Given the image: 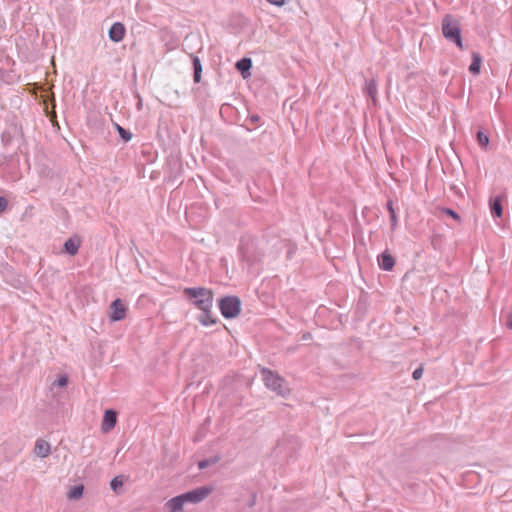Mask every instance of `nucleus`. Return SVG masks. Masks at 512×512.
<instances>
[{"label": "nucleus", "mask_w": 512, "mask_h": 512, "mask_svg": "<svg viewBox=\"0 0 512 512\" xmlns=\"http://www.w3.org/2000/svg\"><path fill=\"white\" fill-rule=\"evenodd\" d=\"M188 301L201 311L211 310L213 307V292L205 287H188L183 290Z\"/></svg>", "instance_id": "obj_1"}, {"label": "nucleus", "mask_w": 512, "mask_h": 512, "mask_svg": "<svg viewBox=\"0 0 512 512\" xmlns=\"http://www.w3.org/2000/svg\"><path fill=\"white\" fill-rule=\"evenodd\" d=\"M262 379L264 381L265 386L276 392L278 395L285 396L289 393V388L287 386L286 381L279 376L278 374L274 373L273 371L263 368L261 370Z\"/></svg>", "instance_id": "obj_2"}, {"label": "nucleus", "mask_w": 512, "mask_h": 512, "mask_svg": "<svg viewBox=\"0 0 512 512\" xmlns=\"http://www.w3.org/2000/svg\"><path fill=\"white\" fill-rule=\"evenodd\" d=\"M219 309L225 318H235L240 314L241 301L236 296H226L219 301Z\"/></svg>", "instance_id": "obj_3"}, {"label": "nucleus", "mask_w": 512, "mask_h": 512, "mask_svg": "<svg viewBox=\"0 0 512 512\" xmlns=\"http://www.w3.org/2000/svg\"><path fill=\"white\" fill-rule=\"evenodd\" d=\"M212 492L211 487L202 486L199 488H196L192 491H188L186 493L181 494L184 503H192L197 504L202 502L204 499H206L210 493Z\"/></svg>", "instance_id": "obj_4"}, {"label": "nucleus", "mask_w": 512, "mask_h": 512, "mask_svg": "<svg viewBox=\"0 0 512 512\" xmlns=\"http://www.w3.org/2000/svg\"><path fill=\"white\" fill-rule=\"evenodd\" d=\"M110 310L111 321H120L126 316V307L121 299L114 300L110 305Z\"/></svg>", "instance_id": "obj_5"}, {"label": "nucleus", "mask_w": 512, "mask_h": 512, "mask_svg": "<svg viewBox=\"0 0 512 512\" xmlns=\"http://www.w3.org/2000/svg\"><path fill=\"white\" fill-rule=\"evenodd\" d=\"M505 198V195H498L495 197L490 198L489 200V209L491 212V215L495 218H501L503 214V206L502 202Z\"/></svg>", "instance_id": "obj_6"}, {"label": "nucleus", "mask_w": 512, "mask_h": 512, "mask_svg": "<svg viewBox=\"0 0 512 512\" xmlns=\"http://www.w3.org/2000/svg\"><path fill=\"white\" fill-rule=\"evenodd\" d=\"M450 42H453L459 49H464L461 30L457 22L450 19Z\"/></svg>", "instance_id": "obj_7"}, {"label": "nucleus", "mask_w": 512, "mask_h": 512, "mask_svg": "<svg viewBox=\"0 0 512 512\" xmlns=\"http://www.w3.org/2000/svg\"><path fill=\"white\" fill-rule=\"evenodd\" d=\"M108 35H109L110 40H112L113 42L118 43V42L122 41L125 36L124 25L120 22L114 23L110 27Z\"/></svg>", "instance_id": "obj_8"}, {"label": "nucleus", "mask_w": 512, "mask_h": 512, "mask_svg": "<svg viewBox=\"0 0 512 512\" xmlns=\"http://www.w3.org/2000/svg\"><path fill=\"white\" fill-rule=\"evenodd\" d=\"M117 422V414L113 410H107L104 414L103 422H102V430L104 432L110 431Z\"/></svg>", "instance_id": "obj_9"}, {"label": "nucleus", "mask_w": 512, "mask_h": 512, "mask_svg": "<svg viewBox=\"0 0 512 512\" xmlns=\"http://www.w3.org/2000/svg\"><path fill=\"white\" fill-rule=\"evenodd\" d=\"M253 248V242L242 240L239 246V252L244 261L248 263H252L254 258L251 255V250Z\"/></svg>", "instance_id": "obj_10"}, {"label": "nucleus", "mask_w": 512, "mask_h": 512, "mask_svg": "<svg viewBox=\"0 0 512 512\" xmlns=\"http://www.w3.org/2000/svg\"><path fill=\"white\" fill-rule=\"evenodd\" d=\"M184 505L185 503L182 496L178 495L168 500L165 503V508H167L169 512H181L183 510Z\"/></svg>", "instance_id": "obj_11"}, {"label": "nucleus", "mask_w": 512, "mask_h": 512, "mask_svg": "<svg viewBox=\"0 0 512 512\" xmlns=\"http://www.w3.org/2000/svg\"><path fill=\"white\" fill-rule=\"evenodd\" d=\"M378 263H379V266L381 269H383L385 271H390V270H392V268L395 265V260L391 254H389L387 252H383L378 257Z\"/></svg>", "instance_id": "obj_12"}, {"label": "nucleus", "mask_w": 512, "mask_h": 512, "mask_svg": "<svg viewBox=\"0 0 512 512\" xmlns=\"http://www.w3.org/2000/svg\"><path fill=\"white\" fill-rule=\"evenodd\" d=\"M34 452L37 456L45 458L50 454V444L43 439H38L35 443Z\"/></svg>", "instance_id": "obj_13"}, {"label": "nucleus", "mask_w": 512, "mask_h": 512, "mask_svg": "<svg viewBox=\"0 0 512 512\" xmlns=\"http://www.w3.org/2000/svg\"><path fill=\"white\" fill-rule=\"evenodd\" d=\"M79 246H80V240L76 239V238H69L64 243V249L70 255L77 254V252L79 250Z\"/></svg>", "instance_id": "obj_14"}, {"label": "nucleus", "mask_w": 512, "mask_h": 512, "mask_svg": "<svg viewBox=\"0 0 512 512\" xmlns=\"http://www.w3.org/2000/svg\"><path fill=\"white\" fill-rule=\"evenodd\" d=\"M482 58L479 53L473 52L472 62L469 66V72L472 74H479L481 69Z\"/></svg>", "instance_id": "obj_15"}, {"label": "nucleus", "mask_w": 512, "mask_h": 512, "mask_svg": "<svg viewBox=\"0 0 512 512\" xmlns=\"http://www.w3.org/2000/svg\"><path fill=\"white\" fill-rule=\"evenodd\" d=\"M251 66H252V61L249 58H243L236 63V68L242 73L244 78L247 77L245 75L246 72L248 73V76L250 75L249 70H250Z\"/></svg>", "instance_id": "obj_16"}, {"label": "nucleus", "mask_w": 512, "mask_h": 512, "mask_svg": "<svg viewBox=\"0 0 512 512\" xmlns=\"http://www.w3.org/2000/svg\"><path fill=\"white\" fill-rule=\"evenodd\" d=\"M198 321L203 326H211L216 323V319L211 315V310L202 311V313L198 316Z\"/></svg>", "instance_id": "obj_17"}, {"label": "nucleus", "mask_w": 512, "mask_h": 512, "mask_svg": "<svg viewBox=\"0 0 512 512\" xmlns=\"http://www.w3.org/2000/svg\"><path fill=\"white\" fill-rule=\"evenodd\" d=\"M192 63H193V69H194L193 78H194V81L196 83H198L201 80V73H202L201 61L197 56H193Z\"/></svg>", "instance_id": "obj_18"}, {"label": "nucleus", "mask_w": 512, "mask_h": 512, "mask_svg": "<svg viewBox=\"0 0 512 512\" xmlns=\"http://www.w3.org/2000/svg\"><path fill=\"white\" fill-rule=\"evenodd\" d=\"M365 92L371 97L372 101L376 102L377 95V83L374 79L366 82Z\"/></svg>", "instance_id": "obj_19"}, {"label": "nucleus", "mask_w": 512, "mask_h": 512, "mask_svg": "<svg viewBox=\"0 0 512 512\" xmlns=\"http://www.w3.org/2000/svg\"><path fill=\"white\" fill-rule=\"evenodd\" d=\"M123 484H124V481H123V476L122 475L114 477L111 480V482H110L111 489L116 494H121L122 493Z\"/></svg>", "instance_id": "obj_20"}, {"label": "nucleus", "mask_w": 512, "mask_h": 512, "mask_svg": "<svg viewBox=\"0 0 512 512\" xmlns=\"http://www.w3.org/2000/svg\"><path fill=\"white\" fill-rule=\"evenodd\" d=\"M476 139L481 148L487 149L490 140L489 136L484 131L478 130L476 133Z\"/></svg>", "instance_id": "obj_21"}, {"label": "nucleus", "mask_w": 512, "mask_h": 512, "mask_svg": "<svg viewBox=\"0 0 512 512\" xmlns=\"http://www.w3.org/2000/svg\"><path fill=\"white\" fill-rule=\"evenodd\" d=\"M387 209L390 214V222H391V228L394 230L397 226V215L393 207V201L389 200L387 202Z\"/></svg>", "instance_id": "obj_22"}, {"label": "nucleus", "mask_w": 512, "mask_h": 512, "mask_svg": "<svg viewBox=\"0 0 512 512\" xmlns=\"http://www.w3.org/2000/svg\"><path fill=\"white\" fill-rule=\"evenodd\" d=\"M83 491V485H76L69 491L68 498L73 500L79 499L82 497Z\"/></svg>", "instance_id": "obj_23"}, {"label": "nucleus", "mask_w": 512, "mask_h": 512, "mask_svg": "<svg viewBox=\"0 0 512 512\" xmlns=\"http://www.w3.org/2000/svg\"><path fill=\"white\" fill-rule=\"evenodd\" d=\"M116 129H117V131H118V133H119L120 137H121L124 141L128 142L129 140H131V138H132V134H131L128 130L124 129L123 127H121V126H120V125H118V124H116Z\"/></svg>", "instance_id": "obj_24"}, {"label": "nucleus", "mask_w": 512, "mask_h": 512, "mask_svg": "<svg viewBox=\"0 0 512 512\" xmlns=\"http://www.w3.org/2000/svg\"><path fill=\"white\" fill-rule=\"evenodd\" d=\"M68 384V377L66 375H61L55 382L54 385L58 387H65Z\"/></svg>", "instance_id": "obj_25"}, {"label": "nucleus", "mask_w": 512, "mask_h": 512, "mask_svg": "<svg viewBox=\"0 0 512 512\" xmlns=\"http://www.w3.org/2000/svg\"><path fill=\"white\" fill-rule=\"evenodd\" d=\"M442 33L445 38H448V15L442 19Z\"/></svg>", "instance_id": "obj_26"}, {"label": "nucleus", "mask_w": 512, "mask_h": 512, "mask_svg": "<svg viewBox=\"0 0 512 512\" xmlns=\"http://www.w3.org/2000/svg\"><path fill=\"white\" fill-rule=\"evenodd\" d=\"M422 375H423V368L418 367L417 369L414 370L412 377L414 380H419L422 377Z\"/></svg>", "instance_id": "obj_27"}, {"label": "nucleus", "mask_w": 512, "mask_h": 512, "mask_svg": "<svg viewBox=\"0 0 512 512\" xmlns=\"http://www.w3.org/2000/svg\"><path fill=\"white\" fill-rule=\"evenodd\" d=\"M266 1L272 5L279 6V7L284 5V3H285V0H266Z\"/></svg>", "instance_id": "obj_28"}, {"label": "nucleus", "mask_w": 512, "mask_h": 512, "mask_svg": "<svg viewBox=\"0 0 512 512\" xmlns=\"http://www.w3.org/2000/svg\"><path fill=\"white\" fill-rule=\"evenodd\" d=\"M7 207V200L0 196V212L4 211Z\"/></svg>", "instance_id": "obj_29"}, {"label": "nucleus", "mask_w": 512, "mask_h": 512, "mask_svg": "<svg viewBox=\"0 0 512 512\" xmlns=\"http://www.w3.org/2000/svg\"><path fill=\"white\" fill-rule=\"evenodd\" d=\"M506 327L508 329H512V312H510L508 315H507V319H506Z\"/></svg>", "instance_id": "obj_30"}, {"label": "nucleus", "mask_w": 512, "mask_h": 512, "mask_svg": "<svg viewBox=\"0 0 512 512\" xmlns=\"http://www.w3.org/2000/svg\"><path fill=\"white\" fill-rule=\"evenodd\" d=\"M209 464H210L209 460H202V461L199 462L198 467L200 469H204V468L208 467Z\"/></svg>", "instance_id": "obj_31"}, {"label": "nucleus", "mask_w": 512, "mask_h": 512, "mask_svg": "<svg viewBox=\"0 0 512 512\" xmlns=\"http://www.w3.org/2000/svg\"><path fill=\"white\" fill-rule=\"evenodd\" d=\"M450 218H453L455 220H459V215L452 209H450Z\"/></svg>", "instance_id": "obj_32"}, {"label": "nucleus", "mask_w": 512, "mask_h": 512, "mask_svg": "<svg viewBox=\"0 0 512 512\" xmlns=\"http://www.w3.org/2000/svg\"><path fill=\"white\" fill-rule=\"evenodd\" d=\"M450 191H453L455 194H459V195L461 194L460 189H458L455 186H450Z\"/></svg>", "instance_id": "obj_33"}, {"label": "nucleus", "mask_w": 512, "mask_h": 512, "mask_svg": "<svg viewBox=\"0 0 512 512\" xmlns=\"http://www.w3.org/2000/svg\"><path fill=\"white\" fill-rule=\"evenodd\" d=\"M442 211H443L444 213L448 214V208H444Z\"/></svg>", "instance_id": "obj_34"}, {"label": "nucleus", "mask_w": 512, "mask_h": 512, "mask_svg": "<svg viewBox=\"0 0 512 512\" xmlns=\"http://www.w3.org/2000/svg\"><path fill=\"white\" fill-rule=\"evenodd\" d=\"M432 244L435 246L436 245V239H433L432 240Z\"/></svg>", "instance_id": "obj_35"}]
</instances>
